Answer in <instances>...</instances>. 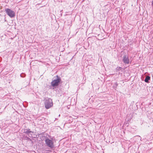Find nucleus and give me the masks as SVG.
<instances>
[{
	"label": "nucleus",
	"mask_w": 153,
	"mask_h": 153,
	"mask_svg": "<svg viewBox=\"0 0 153 153\" xmlns=\"http://www.w3.org/2000/svg\"><path fill=\"white\" fill-rule=\"evenodd\" d=\"M44 100L45 107L46 109H49L53 106V103L51 99L48 98Z\"/></svg>",
	"instance_id": "obj_1"
},
{
	"label": "nucleus",
	"mask_w": 153,
	"mask_h": 153,
	"mask_svg": "<svg viewBox=\"0 0 153 153\" xmlns=\"http://www.w3.org/2000/svg\"><path fill=\"white\" fill-rule=\"evenodd\" d=\"M56 77V79L52 81L51 83L52 86L53 87L58 86L59 83L61 81V79L60 77L57 75Z\"/></svg>",
	"instance_id": "obj_2"
},
{
	"label": "nucleus",
	"mask_w": 153,
	"mask_h": 153,
	"mask_svg": "<svg viewBox=\"0 0 153 153\" xmlns=\"http://www.w3.org/2000/svg\"><path fill=\"white\" fill-rule=\"evenodd\" d=\"M5 11L6 13L11 18L15 16L14 12L10 10V9H5Z\"/></svg>",
	"instance_id": "obj_3"
},
{
	"label": "nucleus",
	"mask_w": 153,
	"mask_h": 153,
	"mask_svg": "<svg viewBox=\"0 0 153 153\" xmlns=\"http://www.w3.org/2000/svg\"><path fill=\"white\" fill-rule=\"evenodd\" d=\"M45 142L46 144L48 146L51 148L53 147V144L52 140H50L48 138H47L46 139Z\"/></svg>",
	"instance_id": "obj_4"
},
{
	"label": "nucleus",
	"mask_w": 153,
	"mask_h": 153,
	"mask_svg": "<svg viewBox=\"0 0 153 153\" xmlns=\"http://www.w3.org/2000/svg\"><path fill=\"white\" fill-rule=\"evenodd\" d=\"M23 133L27 135L29 137H32L33 136V135L31 133L33 134L34 132L30 131V129H24Z\"/></svg>",
	"instance_id": "obj_5"
},
{
	"label": "nucleus",
	"mask_w": 153,
	"mask_h": 153,
	"mask_svg": "<svg viewBox=\"0 0 153 153\" xmlns=\"http://www.w3.org/2000/svg\"><path fill=\"white\" fill-rule=\"evenodd\" d=\"M122 60L125 64H128L129 63V60L128 55L127 54H125L123 57Z\"/></svg>",
	"instance_id": "obj_6"
},
{
	"label": "nucleus",
	"mask_w": 153,
	"mask_h": 153,
	"mask_svg": "<svg viewBox=\"0 0 153 153\" xmlns=\"http://www.w3.org/2000/svg\"><path fill=\"white\" fill-rule=\"evenodd\" d=\"M150 79V76H147L146 77L144 81L145 82L148 83L149 82V81Z\"/></svg>",
	"instance_id": "obj_7"
},
{
	"label": "nucleus",
	"mask_w": 153,
	"mask_h": 153,
	"mask_svg": "<svg viewBox=\"0 0 153 153\" xmlns=\"http://www.w3.org/2000/svg\"><path fill=\"white\" fill-rule=\"evenodd\" d=\"M118 86V84L117 82L115 83L114 85L113 86V88L114 89H116L117 86Z\"/></svg>",
	"instance_id": "obj_8"
},
{
	"label": "nucleus",
	"mask_w": 153,
	"mask_h": 153,
	"mask_svg": "<svg viewBox=\"0 0 153 153\" xmlns=\"http://www.w3.org/2000/svg\"><path fill=\"white\" fill-rule=\"evenodd\" d=\"M121 69H122V68L120 67H117L116 69V71H120V70H121Z\"/></svg>",
	"instance_id": "obj_9"
},
{
	"label": "nucleus",
	"mask_w": 153,
	"mask_h": 153,
	"mask_svg": "<svg viewBox=\"0 0 153 153\" xmlns=\"http://www.w3.org/2000/svg\"><path fill=\"white\" fill-rule=\"evenodd\" d=\"M26 140H29V141H31V139L28 137H26Z\"/></svg>",
	"instance_id": "obj_10"
},
{
	"label": "nucleus",
	"mask_w": 153,
	"mask_h": 153,
	"mask_svg": "<svg viewBox=\"0 0 153 153\" xmlns=\"http://www.w3.org/2000/svg\"><path fill=\"white\" fill-rule=\"evenodd\" d=\"M25 74H21L20 76L21 77H24L25 76Z\"/></svg>",
	"instance_id": "obj_11"
},
{
	"label": "nucleus",
	"mask_w": 153,
	"mask_h": 153,
	"mask_svg": "<svg viewBox=\"0 0 153 153\" xmlns=\"http://www.w3.org/2000/svg\"><path fill=\"white\" fill-rule=\"evenodd\" d=\"M152 7H153V0L152 1Z\"/></svg>",
	"instance_id": "obj_12"
}]
</instances>
